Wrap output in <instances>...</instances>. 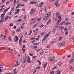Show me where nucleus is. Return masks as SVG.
I'll list each match as a JSON object with an SVG mask.
<instances>
[{
	"label": "nucleus",
	"mask_w": 74,
	"mask_h": 74,
	"mask_svg": "<svg viewBox=\"0 0 74 74\" xmlns=\"http://www.w3.org/2000/svg\"><path fill=\"white\" fill-rule=\"evenodd\" d=\"M14 38H16V39H15L14 40L15 42H16L17 41H18V40L19 39L18 38V36H15L14 37Z\"/></svg>",
	"instance_id": "423d86ee"
},
{
	"label": "nucleus",
	"mask_w": 74,
	"mask_h": 74,
	"mask_svg": "<svg viewBox=\"0 0 74 74\" xmlns=\"http://www.w3.org/2000/svg\"><path fill=\"white\" fill-rule=\"evenodd\" d=\"M50 1L51 3H52L54 1V0H50Z\"/></svg>",
	"instance_id": "37998d69"
},
{
	"label": "nucleus",
	"mask_w": 74,
	"mask_h": 74,
	"mask_svg": "<svg viewBox=\"0 0 74 74\" xmlns=\"http://www.w3.org/2000/svg\"><path fill=\"white\" fill-rule=\"evenodd\" d=\"M73 59H74V53H73ZM72 62H74V59H73L70 60L69 61V63L70 64H71V63H72Z\"/></svg>",
	"instance_id": "f03ea898"
},
{
	"label": "nucleus",
	"mask_w": 74,
	"mask_h": 74,
	"mask_svg": "<svg viewBox=\"0 0 74 74\" xmlns=\"http://www.w3.org/2000/svg\"><path fill=\"white\" fill-rule=\"evenodd\" d=\"M43 4H44V2H41L39 5V7L41 8V7H42V6L43 5Z\"/></svg>",
	"instance_id": "6e6552de"
},
{
	"label": "nucleus",
	"mask_w": 74,
	"mask_h": 74,
	"mask_svg": "<svg viewBox=\"0 0 74 74\" xmlns=\"http://www.w3.org/2000/svg\"><path fill=\"white\" fill-rule=\"evenodd\" d=\"M58 1H56L55 2V4H58Z\"/></svg>",
	"instance_id": "58836bf2"
},
{
	"label": "nucleus",
	"mask_w": 74,
	"mask_h": 74,
	"mask_svg": "<svg viewBox=\"0 0 74 74\" xmlns=\"http://www.w3.org/2000/svg\"><path fill=\"white\" fill-rule=\"evenodd\" d=\"M10 8H7V9H6L4 10V11H3V13L5 12L6 11H8V10Z\"/></svg>",
	"instance_id": "4468645a"
},
{
	"label": "nucleus",
	"mask_w": 74,
	"mask_h": 74,
	"mask_svg": "<svg viewBox=\"0 0 74 74\" xmlns=\"http://www.w3.org/2000/svg\"><path fill=\"white\" fill-rule=\"evenodd\" d=\"M51 19H49V20L48 21L47 23H46L47 25H48L50 23H51Z\"/></svg>",
	"instance_id": "9b49d317"
},
{
	"label": "nucleus",
	"mask_w": 74,
	"mask_h": 74,
	"mask_svg": "<svg viewBox=\"0 0 74 74\" xmlns=\"http://www.w3.org/2000/svg\"><path fill=\"white\" fill-rule=\"evenodd\" d=\"M18 60H17L16 64L14 66H18V64L19 63V62H18Z\"/></svg>",
	"instance_id": "2eb2a0df"
},
{
	"label": "nucleus",
	"mask_w": 74,
	"mask_h": 74,
	"mask_svg": "<svg viewBox=\"0 0 74 74\" xmlns=\"http://www.w3.org/2000/svg\"><path fill=\"white\" fill-rule=\"evenodd\" d=\"M47 65L48 64L47 63H46L44 64L43 66V68H44L45 69V68H46V67H47Z\"/></svg>",
	"instance_id": "f8f14e48"
},
{
	"label": "nucleus",
	"mask_w": 74,
	"mask_h": 74,
	"mask_svg": "<svg viewBox=\"0 0 74 74\" xmlns=\"http://www.w3.org/2000/svg\"><path fill=\"white\" fill-rule=\"evenodd\" d=\"M20 11V9H18L16 10V11L15 12V14H18L19 13V11Z\"/></svg>",
	"instance_id": "9d476101"
},
{
	"label": "nucleus",
	"mask_w": 74,
	"mask_h": 74,
	"mask_svg": "<svg viewBox=\"0 0 74 74\" xmlns=\"http://www.w3.org/2000/svg\"><path fill=\"white\" fill-rule=\"evenodd\" d=\"M41 20V18H38L37 19V21H40Z\"/></svg>",
	"instance_id": "e433bc0d"
},
{
	"label": "nucleus",
	"mask_w": 74,
	"mask_h": 74,
	"mask_svg": "<svg viewBox=\"0 0 74 74\" xmlns=\"http://www.w3.org/2000/svg\"><path fill=\"white\" fill-rule=\"evenodd\" d=\"M37 48V46H34L33 47V49H34L35 48Z\"/></svg>",
	"instance_id": "7c9ffc66"
},
{
	"label": "nucleus",
	"mask_w": 74,
	"mask_h": 74,
	"mask_svg": "<svg viewBox=\"0 0 74 74\" xmlns=\"http://www.w3.org/2000/svg\"><path fill=\"white\" fill-rule=\"evenodd\" d=\"M58 19H60L61 18V15L59 16L58 17Z\"/></svg>",
	"instance_id": "a19ab883"
},
{
	"label": "nucleus",
	"mask_w": 74,
	"mask_h": 74,
	"mask_svg": "<svg viewBox=\"0 0 74 74\" xmlns=\"http://www.w3.org/2000/svg\"><path fill=\"white\" fill-rule=\"evenodd\" d=\"M62 37H60V38H59V41H60V40H62Z\"/></svg>",
	"instance_id": "79ce46f5"
},
{
	"label": "nucleus",
	"mask_w": 74,
	"mask_h": 74,
	"mask_svg": "<svg viewBox=\"0 0 74 74\" xmlns=\"http://www.w3.org/2000/svg\"><path fill=\"white\" fill-rule=\"evenodd\" d=\"M13 53H15V51L13 50Z\"/></svg>",
	"instance_id": "603ef678"
},
{
	"label": "nucleus",
	"mask_w": 74,
	"mask_h": 74,
	"mask_svg": "<svg viewBox=\"0 0 74 74\" xmlns=\"http://www.w3.org/2000/svg\"><path fill=\"white\" fill-rule=\"evenodd\" d=\"M22 20V19L21 18H20L18 20V22H20V21H21Z\"/></svg>",
	"instance_id": "6e6d98bb"
},
{
	"label": "nucleus",
	"mask_w": 74,
	"mask_h": 74,
	"mask_svg": "<svg viewBox=\"0 0 74 74\" xmlns=\"http://www.w3.org/2000/svg\"><path fill=\"white\" fill-rule=\"evenodd\" d=\"M63 22H61L59 25H63Z\"/></svg>",
	"instance_id": "09e8293b"
},
{
	"label": "nucleus",
	"mask_w": 74,
	"mask_h": 74,
	"mask_svg": "<svg viewBox=\"0 0 74 74\" xmlns=\"http://www.w3.org/2000/svg\"><path fill=\"white\" fill-rule=\"evenodd\" d=\"M8 17H9V16H6L5 19V21H6L7 19H8Z\"/></svg>",
	"instance_id": "dca6fc26"
},
{
	"label": "nucleus",
	"mask_w": 74,
	"mask_h": 74,
	"mask_svg": "<svg viewBox=\"0 0 74 74\" xmlns=\"http://www.w3.org/2000/svg\"><path fill=\"white\" fill-rule=\"evenodd\" d=\"M29 55H30V56H33V54H32L31 53H29Z\"/></svg>",
	"instance_id": "4d7b16f0"
},
{
	"label": "nucleus",
	"mask_w": 74,
	"mask_h": 74,
	"mask_svg": "<svg viewBox=\"0 0 74 74\" xmlns=\"http://www.w3.org/2000/svg\"><path fill=\"white\" fill-rule=\"evenodd\" d=\"M40 69V66H39L36 68L35 69V70H37V69Z\"/></svg>",
	"instance_id": "393cba45"
},
{
	"label": "nucleus",
	"mask_w": 74,
	"mask_h": 74,
	"mask_svg": "<svg viewBox=\"0 0 74 74\" xmlns=\"http://www.w3.org/2000/svg\"><path fill=\"white\" fill-rule=\"evenodd\" d=\"M35 12H36L35 10L33 9H32L30 11V14L31 15H32V16L34 15V14Z\"/></svg>",
	"instance_id": "f257e3e1"
},
{
	"label": "nucleus",
	"mask_w": 74,
	"mask_h": 74,
	"mask_svg": "<svg viewBox=\"0 0 74 74\" xmlns=\"http://www.w3.org/2000/svg\"><path fill=\"white\" fill-rule=\"evenodd\" d=\"M44 26V25L43 24H42L41 25L40 27H43Z\"/></svg>",
	"instance_id": "052dcab7"
},
{
	"label": "nucleus",
	"mask_w": 74,
	"mask_h": 74,
	"mask_svg": "<svg viewBox=\"0 0 74 74\" xmlns=\"http://www.w3.org/2000/svg\"><path fill=\"white\" fill-rule=\"evenodd\" d=\"M56 15L57 17H58V16H59V12L57 13L56 14Z\"/></svg>",
	"instance_id": "a878e982"
},
{
	"label": "nucleus",
	"mask_w": 74,
	"mask_h": 74,
	"mask_svg": "<svg viewBox=\"0 0 74 74\" xmlns=\"http://www.w3.org/2000/svg\"><path fill=\"white\" fill-rule=\"evenodd\" d=\"M69 24H70V23L69 22H66V23H65L64 25L66 26V25H69Z\"/></svg>",
	"instance_id": "bb28decb"
},
{
	"label": "nucleus",
	"mask_w": 74,
	"mask_h": 74,
	"mask_svg": "<svg viewBox=\"0 0 74 74\" xmlns=\"http://www.w3.org/2000/svg\"><path fill=\"white\" fill-rule=\"evenodd\" d=\"M53 61H54L55 60V57H53L52 59Z\"/></svg>",
	"instance_id": "5fc2aeb1"
},
{
	"label": "nucleus",
	"mask_w": 74,
	"mask_h": 74,
	"mask_svg": "<svg viewBox=\"0 0 74 74\" xmlns=\"http://www.w3.org/2000/svg\"><path fill=\"white\" fill-rule=\"evenodd\" d=\"M60 71H59L57 73V74H60Z\"/></svg>",
	"instance_id": "3c124183"
},
{
	"label": "nucleus",
	"mask_w": 74,
	"mask_h": 74,
	"mask_svg": "<svg viewBox=\"0 0 74 74\" xmlns=\"http://www.w3.org/2000/svg\"><path fill=\"white\" fill-rule=\"evenodd\" d=\"M47 48H49V45H47Z\"/></svg>",
	"instance_id": "774afa93"
},
{
	"label": "nucleus",
	"mask_w": 74,
	"mask_h": 74,
	"mask_svg": "<svg viewBox=\"0 0 74 74\" xmlns=\"http://www.w3.org/2000/svg\"><path fill=\"white\" fill-rule=\"evenodd\" d=\"M60 29H61V30H63V29H64V27H62V26H60Z\"/></svg>",
	"instance_id": "412c9836"
},
{
	"label": "nucleus",
	"mask_w": 74,
	"mask_h": 74,
	"mask_svg": "<svg viewBox=\"0 0 74 74\" xmlns=\"http://www.w3.org/2000/svg\"><path fill=\"white\" fill-rule=\"evenodd\" d=\"M26 60L25 59L24 60V62H23L24 64H25V63H26Z\"/></svg>",
	"instance_id": "8fccbe9b"
},
{
	"label": "nucleus",
	"mask_w": 74,
	"mask_h": 74,
	"mask_svg": "<svg viewBox=\"0 0 74 74\" xmlns=\"http://www.w3.org/2000/svg\"><path fill=\"white\" fill-rule=\"evenodd\" d=\"M22 50L23 51V53H24V52H25V49L22 48Z\"/></svg>",
	"instance_id": "c03bdc74"
},
{
	"label": "nucleus",
	"mask_w": 74,
	"mask_h": 74,
	"mask_svg": "<svg viewBox=\"0 0 74 74\" xmlns=\"http://www.w3.org/2000/svg\"><path fill=\"white\" fill-rule=\"evenodd\" d=\"M57 25V24L55 26V29H56V28L58 27V25Z\"/></svg>",
	"instance_id": "4c0bfd02"
},
{
	"label": "nucleus",
	"mask_w": 74,
	"mask_h": 74,
	"mask_svg": "<svg viewBox=\"0 0 74 74\" xmlns=\"http://www.w3.org/2000/svg\"><path fill=\"white\" fill-rule=\"evenodd\" d=\"M36 56H32V58H33V59H35V58H36Z\"/></svg>",
	"instance_id": "864d4df0"
},
{
	"label": "nucleus",
	"mask_w": 74,
	"mask_h": 74,
	"mask_svg": "<svg viewBox=\"0 0 74 74\" xmlns=\"http://www.w3.org/2000/svg\"><path fill=\"white\" fill-rule=\"evenodd\" d=\"M55 5H56V7H59V4L57 3L56 4H55Z\"/></svg>",
	"instance_id": "ea45409f"
},
{
	"label": "nucleus",
	"mask_w": 74,
	"mask_h": 74,
	"mask_svg": "<svg viewBox=\"0 0 74 74\" xmlns=\"http://www.w3.org/2000/svg\"><path fill=\"white\" fill-rule=\"evenodd\" d=\"M62 45H65V42H63V43H62Z\"/></svg>",
	"instance_id": "de8ad7c7"
},
{
	"label": "nucleus",
	"mask_w": 74,
	"mask_h": 74,
	"mask_svg": "<svg viewBox=\"0 0 74 74\" xmlns=\"http://www.w3.org/2000/svg\"><path fill=\"white\" fill-rule=\"evenodd\" d=\"M37 2L36 1H31L29 3L30 4H36Z\"/></svg>",
	"instance_id": "1a4fd4ad"
},
{
	"label": "nucleus",
	"mask_w": 74,
	"mask_h": 74,
	"mask_svg": "<svg viewBox=\"0 0 74 74\" xmlns=\"http://www.w3.org/2000/svg\"><path fill=\"white\" fill-rule=\"evenodd\" d=\"M49 34H47L46 36V37H48L49 36Z\"/></svg>",
	"instance_id": "bf43d9fd"
},
{
	"label": "nucleus",
	"mask_w": 74,
	"mask_h": 74,
	"mask_svg": "<svg viewBox=\"0 0 74 74\" xmlns=\"http://www.w3.org/2000/svg\"><path fill=\"white\" fill-rule=\"evenodd\" d=\"M5 15V14L4 13L2 14L1 16V20H2L3 19V18L4 17Z\"/></svg>",
	"instance_id": "39448f33"
},
{
	"label": "nucleus",
	"mask_w": 74,
	"mask_h": 74,
	"mask_svg": "<svg viewBox=\"0 0 74 74\" xmlns=\"http://www.w3.org/2000/svg\"><path fill=\"white\" fill-rule=\"evenodd\" d=\"M71 14H72V15H74V12H72L71 13Z\"/></svg>",
	"instance_id": "338daca9"
},
{
	"label": "nucleus",
	"mask_w": 74,
	"mask_h": 74,
	"mask_svg": "<svg viewBox=\"0 0 74 74\" xmlns=\"http://www.w3.org/2000/svg\"><path fill=\"white\" fill-rule=\"evenodd\" d=\"M22 1H23V2H27V1H28L27 0H22Z\"/></svg>",
	"instance_id": "a18cd8bd"
},
{
	"label": "nucleus",
	"mask_w": 74,
	"mask_h": 74,
	"mask_svg": "<svg viewBox=\"0 0 74 74\" xmlns=\"http://www.w3.org/2000/svg\"><path fill=\"white\" fill-rule=\"evenodd\" d=\"M24 28H25L24 27V26H21V29H24Z\"/></svg>",
	"instance_id": "72a5a7b5"
},
{
	"label": "nucleus",
	"mask_w": 74,
	"mask_h": 74,
	"mask_svg": "<svg viewBox=\"0 0 74 74\" xmlns=\"http://www.w3.org/2000/svg\"><path fill=\"white\" fill-rule=\"evenodd\" d=\"M47 11H48V7L46 6L45 8V12H47Z\"/></svg>",
	"instance_id": "a211bd4d"
},
{
	"label": "nucleus",
	"mask_w": 74,
	"mask_h": 74,
	"mask_svg": "<svg viewBox=\"0 0 74 74\" xmlns=\"http://www.w3.org/2000/svg\"><path fill=\"white\" fill-rule=\"evenodd\" d=\"M13 28L14 29H16V26H14Z\"/></svg>",
	"instance_id": "69168bd1"
},
{
	"label": "nucleus",
	"mask_w": 74,
	"mask_h": 74,
	"mask_svg": "<svg viewBox=\"0 0 74 74\" xmlns=\"http://www.w3.org/2000/svg\"><path fill=\"white\" fill-rule=\"evenodd\" d=\"M35 37L34 36L31 39H30V40L31 41H33V40H34V39H35Z\"/></svg>",
	"instance_id": "5701e85b"
},
{
	"label": "nucleus",
	"mask_w": 74,
	"mask_h": 74,
	"mask_svg": "<svg viewBox=\"0 0 74 74\" xmlns=\"http://www.w3.org/2000/svg\"><path fill=\"white\" fill-rule=\"evenodd\" d=\"M55 73V72L53 71H51L50 72V74H53V73Z\"/></svg>",
	"instance_id": "c9c22d12"
},
{
	"label": "nucleus",
	"mask_w": 74,
	"mask_h": 74,
	"mask_svg": "<svg viewBox=\"0 0 74 74\" xmlns=\"http://www.w3.org/2000/svg\"><path fill=\"white\" fill-rule=\"evenodd\" d=\"M47 15H48L47 16H50V15H51V12H49L48 13H47Z\"/></svg>",
	"instance_id": "6ab92c4d"
},
{
	"label": "nucleus",
	"mask_w": 74,
	"mask_h": 74,
	"mask_svg": "<svg viewBox=\"0 0 74 74\" xmlns=\"http://www.w3.org/2000/svg\"><path fill=\"white\" fill-rule=\"evenodd\" d=\"M13 24H12V23H10V27L13 26Z\"/></svg>",
	"instance_id": "473e14b6"
},
{
	"label": "nucleus",
	"mask_w": 74,
	"mask_h": 74,
	"mask_svg": "<svg viewBox=\"0 0 74 74\" xmlns=\"http://www.w3.org/2000/svg\"><path fill=\"white\" fill-rule=\"evenodd\" d=\"M62 18H61L60 19H59L58 20L56 23V25H58V24H59V23H60V22L62 21Z\"/></svg>",
	"instance_id": "0eeeda50"
},
{
	"label": "nucleus",
	"mask_w": 74,
	"mask_h": 74,
	"mask_svg": "<svg viewBox=\"0 0 74 74\" xmlns=\"http://www.w3.org/2000/svg\"><path fill=\"white\" fill-rule=\"evenodd\" d=\"M38 45V44H36V43L34 44V45Z\"/></svg>",
	"instance_id": "e2e57ef3"
},
{
	"label": "nucleus",
	"mask_w": 74,
	"mask_h": 74,
	"mask_svg": "<svg viewBox=\"0 0 74 74\" xmlns=\"http://www.w3.org/2000/svg\"><path fill=\"white\" fill-rule=\"evenodd\" d=\"M3 49H7V47H3Z\"/></svg>",
	"instance_id": "0e129e2a"
},
{
	"label": "nucleus",
	"mask_w": 74,
	"mask_h": 74,
	"mask_svg": "<svg viewBox=\"0 0 74 74\" xmlns=\"http://www.w3.org/2000/svg\"><path fill=\"white\" fill-rule=\"evenodd\" d=\"M22 38H20L19 40V44L20 45H21L22 43Z\"/></svg>",
	"instance_id": "f3484780"
},
{
	"label": "nucleus",
	"mask_w": 74,
	"mask_h": 74,
	"mask_svg": "<svg viewBox=\"0 0 74 74\" xmlns=\"http://www.w3.org/2000/svg\"><path fill=\"white\" fill-rule=\"evenodd\" d=\"M27 62L30 64H31V61H30V57L28 56L27 57Z\"/></svg>",
	"instance_id": "7ed1b4c3"
},
{
	"label": "nucleus",
	"mask_w": 74,
	"mask_h": 74,
	"mask_svg": "<svg viewBox=\"0 0 74 74\" xmlns=\"http://www.w3.org/2000/svg\"><path fill=\"white\" fill-rule=\"evenodd\" d=\"M8 39L9 41H11L12 39H11V37L10 36L8 38Z\"/></svg>",
	"instance_id": "aec40b11"
},
{
	"label": "nucleus",
	"mask_w": 74,
	"mask_h": 74,
	"mask_svg": "<svg viewBox=\"0 0 74 74\" xmlns=\"http://www.w3.org/2000/svg\"><path fill=\"white\" fill-rule=\"evenodd\" d=\"M16 0H14L13 5H15V4L16 3Z\"/></svg>",
	"instance_id": "c756f323"
},
{
	"label": "nucleus",
	"mask_w": 74,
	"mask_h": 74,
	"mask_svg": "<svg viewBox=\"0 0 74 74\" xmlns=\"http://www.w3.org/2000/svg\"><path fill=\"white\" fill-rule=\"evenodd\" d=\"M62 62H59L58 65H59V67H61V66L62 65Z\"/></svg>",
	"instance_id": "b1692460"
},
{
	"label": "nucleus",
	"mask_w": 74,
	"mask_h": 74,
	"mask_svg": "<svg viewBox=\"0 0 74 74\" xmlns=\"http://www.w3.org/2000/svg\"><path fill=\"white\" fill-rule=\"evenodd\" d=\"M63 46L62 45V43H60V44L59 45V47H62V46Z\"/></svg>",
	"instance_id": "2f4dec72"
},
{
	"label": "nucleus",
	"mask_w": 74,
	"mask_h": 74,
	"mask_svg": "<svg viewBox=\"0 0 74 74\" xmlns=\"http://www.w3.org/2000/svg\"><path fill=\"white\" fill-rule=\"evenodd\" d=\"M3 68V66L1 64H0V69H2Z\"/></svg>",
	"instance_id": "c85d7f7f"
},
{
	"label": "nucleus",
	"mask_w": 74,
	"mask_h": 74,
	"mask_svg": "<svg viewBox=\"0 0 74 74\" xmlns=\"http://www.w3.org/2000/svg\"><path fill=\"white\" fill-rule=\"evenodd\" d=\"M49 60L50 62H52L53 61V60H52V57H51L50 58H49Z\"/></svg>",
	"instance_id": "4be33fe9"
},
{
	"label": "nucleus",
	"mask_w": 74,
	"mask_h": 74,
	"mask_svg": "<svg viewBox=\"0 0 74 74\" xmlns=\"http://www.w3.org/2000/svg\"><path fill=\"white\" fill-rule=\"evenodd\" d=\"M2 2L3 3H5V0H2Z\"/></svg>",
	"instance_id": "49530a36"
},
{
	"label": "nucleus",
	"mask_w": 74,
	"mask_h": 74,
	"mask_svg": "<svg viewBox=\"0 0 74 74\" xmlns=\"http://www.w3.org/2000/svg\"><path fill=\"white\" fill-rule=\"evenodd\" d=\"M48 18H49V17H48V16H44L43 17V20H44V21H46V20H47Z\"/></svg>",
	"instance_id": "20e7f679"
},
{
	"label": "nucleus",
	"mask_w": 74,
	"mask_h": 74,
	"mask_svg": "<svg viewBox=\"0 0 74 74\" xmlns=\"http://www.w3.org/2000/svg\"><path fill=\"white\" fill-rule=\"evenodd\" d=\"M40 50H41V49H39L37 50L36 52H38V51H40Z\"/></svg>",
	"instance_id": "13d9d810"
},
{
	"label": "nucleus",
	"mask_w": 74,
	"mask_h": 74,
	"mask_svg": "<svg viewBox=\"0 0 74 74\" xmlns=\"http://www.w3.org/2000/svg\"><path fill=\"white\" fill-rule=\"evenodd\" d=\"M10 3V1H8L6 2V5H7V4H8L9 3Z\"/></svg>",
	"instance_id": "cd10ccee"
},
{
	"label": "nucleus",
	"mask_w": 74,
	"mask_h": 74,
	"mask_svg": "<svg viewBox=\"0 0 74 74\" xmlns=\"http://www.w3.org/2000/svg\"><path fill=\"white\" fill-rule=\"evenodd\" d=\"M55 41L52 40L50 42V44L51 45H52V44H53V43H55Z\"/></svg>",
	"instance_id": "ddd939ff"
},
{
	"label": "nucleus",
	"mask_w": 74,
	"mask_h": 74,
	"mask_svg": "<svg viewBox=\"0 0 74 74\" xmlns=\"http://www.w3.org/2000/svg\"><path fill=\"white\" fill-rule=\"evenodd\" d=\"M16 32H21V30L19 29H18L17 30H16Z\"/></svg>",
	"instance_id": "f704fd0d"
},
{
	"label": "nucleus",
	"mask_w": 74,
	"mask_h": 74,
	"mask_svg": "<svg viewBox=\"0 0 74 74\" xmlns=\"http://www.w3.org/2000/svg\"><path fill=\"white\" fill-rule=\"evenodd\" d=\"M69 34V32H66V33H65V35L66 36H67V35Z\"/></svg>",
	"instance_id": "680f3d73"
}]
</instances>
